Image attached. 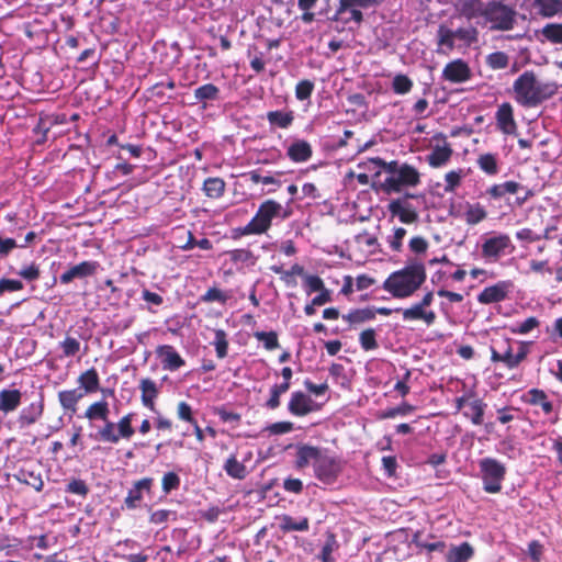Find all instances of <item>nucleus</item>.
<instances>
[{
  "label": "nucleus",
  "mask_w": 562,
  "mask_h": 562,
  "mask_svg": "<svg viewBox=\"0 0 562 562\" xmlns=\"http://www.w3.org/2000/svg\"><path fill=\"white\" fill-rule=\"evenodd\" d=\"M557 91V83L540 80L532 71H525L514 82L516 101L527 108L538 106Z\"/></svg>",
  "instance_id": "f257e3e1"
},
{
  "label": "nucleus",
  "mask_w": 562,
  "mask_h": 562,
  "mask_svg": "<svg viewBox=\"0 0 562 562\" xmlns=\"http://www.w3.org/2000/svg\"><path fill=\"white\" fill-rule=\"evenodd\" d=\"M426 269L424 263L413 261L403 269L392 272L383 282V289L395 299L413 295L425 282Z\"/></svg>",
  "instance_id": "f03ea898"
},
{
  "label": "nucleus",
  "mask_w": 562,
  "mask_h": 562,
  "mask_svg": "<svg viewBox=\"0 0 562 562\" xmlns=\"http://www.w3.org/2000/svg\"><path fill=\"white\" fill-rule=\"evenodd\" d=\"M288 213L283 205L274 200L262 202L254 217L243 227H238L236 233L240 236L266 234L274 220H285Z\"/></svg>",
  "instance_id": "7ed1b4c3"
},
{
  "label": "nucleus",
  "mask_w": 562,
  "mask_h": 562,
  "mask_svg": "<svg viewBox=\"0 0 562 562\" xmlns=\"http://www.w3.org/2000/svg\"><path fill=\"white\" fill-rule=\"evenodd\" d=\"M384 175L380 187L387 194L400 193L404 189L416 187L420 182V175L416 168L396 160L387 164Z\"/></svg>",
  "instance_id": "20e7f679"
},
{
  "label": "nucleus",
  "mask_w": 562,
  "mask_h": 562,
  "mask_svg": "<svg viewBox=\"0 0 562 562\" xmlns=\"http://www.w3.org/2000/svg\"><path fill=\"white\" fill-rule=\"evenodd\" d=\"M378 4V0H339L338 8L331 18L337 23L336 29L341 31L353 23L359 25L363 20L362 10Z\"/></svg>",
  "instance_id": "39448f33"
},
{
  "label": "nucleus",
  "mask_w": 562,
  "mask_h": 562,
  "mask_svg": "<svg viewBox=\"0 0 562 562\" xmlns=\"http://www.w3.org/2000/svg\"><path fill=\"white\" fill-rule=\"evenodd\" d=\"M480 474L483 483V490L490 494H496L502 491V484L505 480L506 468L494 458H483L479 461Z\"/></svg>",
  "instance_id": "423d86ee"
},
{
  "label": "nucleus",
  "mask_w": 562,
  "mask_h": 562,
  "mask_svg": "<svg viewBox=\"0 0 562 562\" xmlns=\"http://www.w3.org/2000/svg\"><path fill=\"white\" fill-rule=\"evenodd\" d=\"M515 22V11L498 1L486 3L483 24H490L493 30H510Z\"/></svg>",
  "instance_id": "0eeeda50"
},
{
  "label": "nucleus",
  "mask_w": 562,
  "mask_h": 562,
  "mask_svg": "<svg viewBox=\"0 0 562 562\" xmlns=\"http://www.w3.org/2000/svg\"><path fill=\"white\" fill-rule=\"evenodd\" d=\"M512 246V241L506 234H496L486 237L482 244V256L491 262L497 261L506 250Z\"/></svg>",
  "instance_id": "6e6552de"
},
{
  "label": "nucleus",
  "mask_w": 562,
  "mask_h": 562,
  "mask_svg": "<svg viewBox=\"0 0 562 562\" xmlns=\"http://www.w3.org/2000/svg\"><path fill=\"white\" fill-rule=\"evenodd\" d=\"M314 471L318 480L329 484L337 477L340 471V465L334 457L327 454V452L324 450L314 467Z\"/></svg>",
  "instance_id": "1a4fd4ad"
},
{
  "label": "nucleus",
  "mask_w": 562,
  "mask_h": 562,
  "mask_svg": "<svg viewBox=\"0 0 562 562\" xmlns=\"http://www.w3.org/2000/svg\"><path fill=\"white\" fill-rule=\"evenodd\" d=\"M513 289V282L504 280L494 285L485 288L479 295L477 301L481 304H492L505 300Z\"/></svg>",
  "instance_id": "9d476101"
},
{
  "label": "nucleus",
  "mask_w": 562,
  "mask_h": 562,
  "mask_svg": "<svg viewBox=\"0 0 562 562\" xmlns=\"http://www.w3.org/2000/svg\"><path fill=\"white\" fill-rule=\"evenodd\" d=\"M389 211L404 224H413L418 220L417 211L406 199L392 200L389 204Z\"/></svg>",
  "instance_id": "9b49d317"
},
{
  "label": "nucleus",
  "mask_w": 562,
  "mask_h": 562,
  "mask_svg": "<svg viewBox=\"0 0 562 562\" xmlns=\"http://www.w3.org/2000/svg\"><path fill=\"white\" fill-rule=\"evenodd\" d=\"M154 480L151 477H144L133 484L128 490L127 496L124 499V505L127 509H135L139 506L144 493H149Z\"/></svg>",
  "instance_id": "f8f14e48"
},
{
  "label": "nucleus",
  "mask_w": 562,
  "mask_h": 562,
  "mask_svg": "<svg viewBox=\"0 0 562 562\" xmlns=\"http://www.w3.org/2000/svg\"><path fill=\"white\" fill-rule=\"evenodd\" d=\"M156 355L160 359L162 368L168 371H176L186 363L175 347L170 345L158 346Z\"/></svg>",
  "instance_id": "ddd939ff"
},
{
  "label": "nucleus",
  "mask_w": 562,
  "mask_h": 562,
  "mask_svg": "<svg viewBox=\"0 0 562 562\" xmlns=\"http://www.w3.org/2000/svg\"><path fill=\"white\" fill-rule=\"evenodd\" d=\"M255 184H262L261 193H274L282 184L280 173H263L260 170H252L246 175Z\"/></svg>",
  "instance_id": "4468645a"
},
{
  "label": "nucleus",
  "mask_w": 562,
  "mask_h": 562,
  "mask_svg": "<svg viewBox=\"0 0 562 562\" xmlns=\"http://www.w3.org/2000/svg\"><path fill=\"white\" fill-rule=\"evenodd\" d=\"M288 409L294 416H306L314 411V401L305 393L296 391L291 394Z\"/></svg>",
  "instance_id": "2eb2a0df"
},
{
  "label": "nucleus",
  "mask_w": 562,
  "mask_h": 562,
  "mask_svg": "<svg viewBox=\"0 0 562 562\" xmlns=\"http://www.w3.org/2000/svg\"><path fill=\"white\" fill-rule=\"evenodd\" d=\"M98 268L97 261H83L65 271L59 279L63 284H68L76 278L81 279L94 274Z\"/></svg>",
  "instance_id": "dca6fc26"
},
{
  "label": "nucleus",
  "mask_w": 562,
  "mask_h": 562,
  "mask_svg": "<svg viewBox=\"0 0 562 562\" xmlns=\"http://www.w3.org/2000/svg\"><path fill=\"white\" fill-rule=\"evenodd\" d=\"M324 449L310 446V445H297L296 446V459L295 465L299 469H304L310 464L315 467L316 462L321 458Z\"/></svg>",
  "instance_id": "f3484780"
},
{
  "label": "nucleus",
  "mask_w": 562,
  "mask_h": 562,
  "mask_svg": "<svg viewBox=\"0 0 562 562\" xmlns=\"http://www.w3.org/2000/svg\"><path fill=\"white\" fill-rule=\"evenodd\" d=\"M44 405L42 401L33 402L29 406L22 408L18 417V424L21 429H24L35 424L42 416Z\"/></svg>",
  "instance_id": "a211bd4d"
},
{
  "label": "nucleus",
  "mask_w": 562,
  "mask_h": 562,
  "mask_svg": "<svg viewBox=\"0 0 562 562\" xmlns=\"http://www.w3.org/2000/svg\"><path fill=\"white\" fill-rule=\"evenodd\" d=\"M486 3L481 0H463L459 4V11L461 15L468 20H477L476 23H481L484 20Z\"/></svg>",
  "instance_id": "6ab92c4d"
},
{
  "label": "nucleus",
  "mask_w": 562,
  "mask_h": 562,
  "mask_svg": "<svg viewBox=\"0 0 562 562\" xmlns=\"http://www.w3.org/2000/svg\"><path fill=\"white\" fill-rule=\"evenodd\" d=\"M443 77L451 82H463L470 78V69L465 63L458 59L445 67Z\"/></svg>",
  "instance_id": "aec40b11"
},
{
  "label": "nucleus",
  "mask_w": 562,
  "mask_h": 562,
  "mask_svg": "<svg viewBox=\"0 0 562 562\" xmlns=\"http://www.w3.org/2000/svg\"><path fill=\"white\" fill-rule=\"evenodd\" d=\"M22 393L16 389H4L0 392V412L9 414L21 404Z\"/></svg>",
  "instance_id": "412c9836"
},
{
  "label": "nucleus",
  "mask_w": 562,
  "mask_h": 562,
  "mask_svg": "<svg viewBox=\"0 0 562 562\" xmlns=\"http://www.w3.org/2000/svg\"><path fill=\"white\" fill-rule=\"evenodd\" d=\"M474 555V549L469 542L450 546L446 553V562H468Z\"/></svg>",
  "instance_id": "4be33fe9"
},
{
  "label": "nucleus",
  "mask_w": 562,
  "mask_h": 562,
  "mask_svg": "<svg viewBox=\"0 0 562 562\" xmlns=\"http://www.w3.org/2000/svg\"><path fill=\"white\" fill-rule=\"evenodd\" d=\"M452 155V149L448 146V143H443L442 146L437 145L431 153L427 156V161L434 168H439L446 165Z\"/></svg>",
  "instance_id": "5701e85b"
},
{
  "label": "nucleus",
  "mask_w": 562,
  "mask_h": 562,
  "mask_svg": "<svg viewBox=\"0 0 562 562\" xmlns=\"http://www.w3.org/2000/svg\"><path fill=\"white\" fill-rule=\"evenodd\" d=\"M497 123L501 130L507 135H510L515 131L513 109L510 104L504 103L498 108Z\"/></svg>",
  "instance_id": "b1692460"
},
{
  "label": "nucleus",
  "mask_w": 562,
  "mask_h": 562,
  "mask_svg": "<svg viewBox=\"0 0 562 562\" xmlns=\"http://www.w3.org/2000/svg\"><path fill=\"white\" fill-rule=\"evenodd\" d=\"M537 36L541 42H550L552 44L562 43V23H549L541 30L537 31Z\"/></svg>",
  "instance_id": "393cba45"
},
{
  "label": "nucleus",
  "mask_w": 562,
  "mask_h": 562,
  "mask_svg": "<svg viewBox=\"0 0 562 562\" xmlns=\"http://www.w3.org/2000/svg\"><path fill=\"white\" fill-rule=\"evenodd\" d=\"M279 527L283 532L290 531H307L310 528V522L306 517L294 518L289 515H283L279 518Z\"/></svg>",
  "instance_id": "a878e982"
},
{
  "label": "nucleus",
  "mask_w": 562,
  "mask_h": 562,
  "mask_svg": "<svg viewBox=\"0 0 562 562\" xmlns=\"http://www.w3.org/2000/svg\"><path fill=\"white\" fill-rule=\"evenodd\" d=\"M142 391V403L145 407L154 409V401L158 396V387L156 383L150 379H143L139 383Z\"/></svg>",
  "instance_id": "bb28decb"
},
{
  "label": "nucleus",
  "mask_w": 562,
  "mask_h": 562,
  "mask_svg": "<svg viewBox=\"0 0 562 562\" xmlns=\"http://www.w3.org/2000/svg\"><path fill=\"white\" fill-rule=\"evenodd\" d=\"M83 393L78 389L65 390L58 393V400L63 408L75 413L77 403L83 397Z\"/></svg>",
  "instance_id": "cd10ccee"
},
{
  "label": "nucleus",
  "mask_w": 562,
  "mask_h": 562,
  "mask_svg": "<svg viewBox=\"0 0 562 562\" xmlns=\"http://www.w3.org/2000/svg\"><path fill=\"white\" fill-rule=\"evenodd\" d=\"M387 164L383 159L375 157L359 161L358 167L369 173L371 178H375L384 175Z\"/></svg>",
  "instance_id": "c85d7f7f"
},
{
  "label": "nucleus",
  "mask_w": 562,
  "mask_h": 562,
  "mask_svg": "<svg viewBox=\"0 0 562 562\" xmlns=\"http://www.w3.org/2000/svg\"><path fill=\"white\" fill-rule=\"evenodd\" d=\"M526 402L530 405H539L544 414H550L553 411V405L548 401L547 394L538 389H532L526 394Z\"/></svg>",
  "instance_id": "c756f323"
},
{
  "label": "nucleus",
  "mask_w": 562,
  "mask_h": 562,
  "mask_svg": "<svg viewBox=\"0 0 562 562\" xmlns=\"http://www.w3.org/2000/svg\"><path fill=\"white\" fill-rule=\"evenodd\" d=\"M103 423L104 425L98 432L94 436L90 435V437L109 443H117L120 436L116 435L115 423L109 420V418L103 420Z\"/></svg>",
  "instance_id": "7c9ffc66"
},
{
  "label": "nucleus",
  "mask_w": 562,
  "mask_h": 562,
  "mask_svg": "<svg viewBox=\"0 0 562 562\" xmlns=\"http://www.w3.org/2000/svg\"><path fill=\"white\" fill-rule=\"evenodd\" d=\"M110 408L105 401L92 403L85 412V417L89 420H105L109 418Z\"/></svg>",
  "instance_id": "2f4dec72"
},
{
  "label": "nucleus",
  "mask_w": 562,
  "mask_h": 562,
  "mask_svg": "<svg viewBox=\"0 0 562 562\" xmlns=\"http://www.w3.org/2000/svg\"><path fill=\"white\" fill-rule=\"evenodd\" d=\"M528 342H521L519 346V349L517 353H513L512 349L508 348L507 351L504 353V363L508 369H514L519 366L520 362H522L527 355H528Z\"/></svg>",
  "instance_id": "473e14b6"
},
{
  "label": "nucleus",
  "mask_w": 562,
  "mask_h": 562,
  "mask_svg": "<svg viewBox=\"0 0 562 562\" xmlns=\"http://www.w3.org/2000/svg\"><path fill=\"white\" fill-rule=\"evenodd\" d=\"M375 318V311L371 307L358 308L342 315V319L350 324H360Z\"/></svg>",
  "instance_id": "72a5a7b5"
},
{
  "label": "nucleus",
  "mask_w": 562,
  "mask_h": 562,
  "mask_svg": "<svg viewBox=\"0 0 562 562\" xmlns=\"http://www.w3.org/2000/svg\"><path fill=\"white\" fill-rule=\"evenodd\" d=\"M311 154L312 150L308 143H291L288 148L289 157L295 162L306 161Z\"/></svg>",
  "instance_id": "f704fd0d"
},
{
  "label": "nucleus",
  "mask_w": 562,
  "mask_h": 562,
  "mask_svg": "<svg viewBox=\"0 0 562 562\" xmlns=\"http://www.w3.org/2000/svg\"><path fill=\"white\" fill-rule=\"evenodd\" d=\"M15 477L19 482L33 487L37 492L43 488L44 483L40 473L22 469L18 472Z\"/></svg>",
  "instance_id": "c9c22d12"
},
{
  "label": "nucleus",
  "mask_w": 562,
  "mask_h": 562,
  "mask_svg": "<svg viewBox=\"0 0 562 562\" xmlns=\"http://www.w3.org/2000/svg\"><path fill=\"white\" fill-rule=\"evenodd\" d=\"M78 383L85 389L86 393H93L99 389V375L95 369H89L78 379Z\"/></svg>",
  "instance_id": "e433bc0d"
},
{
  "label": "nucleus",
  "mask_w": 562,
  "mask_h": 562,
  "mask_svg": "<svg viewBox=\"0 0 562 562\" xmlns=\"http://www.w3.org/2000/svg\"><path fill=\"white\" fill-rule=\"evenodd\" d=\"M521 184L515 181H507L501 184H494L488 190L487 193L494 198L499 199L504 196L506 193L515 194L521 189Z\"/></svg>",
  "instance_id": "4c0bfd02"
},
{
  "label": "nucleus",
  "mask_w": 562,
  "mask_h": 562,
  "mask_svg": "<svg viewBox=\"0 0 562 562\" xmlns=\"http://www.w3.org/2000/svg\"><path fill=\"white\" fill-rule=\"evenodd\" d=\"M486 211L480 203L468 204L464 218L468 224L476 225L486 217Z\"/></svg>",
  "instance_id": "58836bf2"
},
{
  "label": "nucleus",
  "mask_w": 562,
  "mask_h": 562,
  "mask_svg": "<svg viewBox=\"0 0 562 562\" xmlns=\"http://www.w3.org/2000/svg\"><path fill=\"white\" fill-rule=\"evenodd\" d=\"M224 470L231 477L238 480L244 479L247 474L246 467L241 462H239L235 456H231L226 460L224 464Z\"/></svg>",
  "instance_id": "ea45409f"
},
{
  "label": "nucleus",
  "mask_w": 562,
  "mask_h": 562,
  "mask_svg": "<svg viewBox=\"0 0 562 562\" xmlns=\"http://www.w3.org/2000/svg\"><path fill=\"white\" fill-rule=\"evenodd\" d=\"M225 189V182L220 178H207L204 181L203 190L209 198H220Z\"/></svg>",
  "instance_id": "a19ab883"
},
{
  "label": "nucleus",
  "mask_w": 562,
  "mask_h": 562,
  "mask_svg": "<svg viewBox=\"0 0 562 562\" xmlns=\"http://www.w3.org/2000/svg\"><path fill=\"white\" fill-rule=\"evenodd\" d=\"M535 4L541 15L551 18L561 11L560 0H535Z\"/></svg>",
  "instance_id": "79ce46f5"
},
{
  "label": "nucleus",
  "mask_w": 562,
  "mask_h": 562,
  "mask_svg": "<svg viewBox=\"0 0 562 562\" xmlns=\"http://www.w3.org/2000/svg\"><path fill=\"white\" fill-rule=\"evenodd\" d=\"M477 165L482 171L488 176H494L498 172L497 157L493 154H482L477 158Z\"/></svg>",
  "instance_id": "37998d69"
},
{
  "label": "nucleus",
  "mask_w": 562,
  "mask_h": 562,
  "mask_svg": "<svg viewBox=\"0 0 562 562\" xmlns=\"http://www.w3.org/2000/svg\"><path fill=\"white\" fill-rule=\"evenodd\" d=\"M212 345L215 347L216 356L223 359L228 352V339L227 334L223 329H214V340Z\"/></svg>",
  "instance_id": "c03bdc74"
},
{
  "label": "nucleus",
  "mask_w": 562,
  "mask_h": 562,
  "mask_svg": "<svg viewBox=\"0 0 562 562\" xmlns=\"http://www.w3.org/2000/svg\"><path fill=\"white\" fill-rule=\"evenodd\" d=\"M465 176L463 169L451 170L445 176V192L452 193L454 192L461 184L462 178Z\"/></svg>",
  "instance_id": "a18cd8bd"
},
{
  "label": "nucleus",
  "mask_w": 562,
  "mask_h": 562,
  "mask_svg": "<svg viewBox=\"0 0 562 562\" xmlns=\"http://www.w3.org/2000/svg\"><path fill=\"white\" fill-rule=\"evenodd\" d=\"M290 389V383H280L274 384L270 389V398L267 401L266 406L269 409H276L280 406V397L282 394L288 392Z\"/></svg>",
  "instance_id": "49530a36"
},
{
  "label": "nucleus",
  "mask_w": 562,
  "mask_h": 562,
  "mask_svg": "<svg viewBox=\"0 0 562 562\" xmlns=\"http://www.w3.org/2000/svg\"><path fill=\"white\" fill-rule=\"evenodd\" d=\"M454 31L447 27L446 25H440L438 29V44L445 49H452L456 44Z\"/></svg>",
  "instance_id": "de8ad7c7"
},
{
  "label": "nucleus",
  "mask_w": 562,
  "mask_h": 562,
  "mask_svg": "<svg viewBox=\"0 0 562 562\" xmlns=\"http://www.w3.org/2000/svg\"><path fill=\"white\" fill-rule=\"evenodd\" d=\"M133 414H127L123 416L116 424V435L120 436V439H130L134 435V429L132 427Z\"/></svg>",
  "instance_id": "09e8293b"
},
{
  "label": "nucleus",
  "mask_w": 562,
  "mask_h": 562,
  "mask_svg": "<svg viewBox=\"0 0 562 562\" xmlns=\"http://www.w3.org/2000/svg\"><path fill=\"white\" fill-rule=\"evenodd\" d=\"M268 120L271 125L285 128L292 123L293 116L290 112L274 111L268 113Z\"/></svg>",
  "instance_id": "8fccbe9b"
},
{
  "label": "nucleus",
  "mask_w": 562,
  "mask_h": 562,
  "mask_svg": "<svg viewBox=\"0 0 562 562\" xmlns=\"http://www.w3.org/2000/svg\"><path fill=\"white\" fill-rule=\"evenodd\" d=\"M359 342L363 350L370 351L378 348V342L375 339V330L373 328L366 329L361 331L359 336Z\"/></svg>",
  "instance_id": "3c124183"
},
{
  "label": "nucleus",
  "mask_w": 562,
  "mask_h": 562,
  "mask_svg": "<svg viewBox=\"0 0 562 562\" xmlns=\"http://www.w3.org/2000/svg\"><path fill=\"white\" fill-rule=\"evenodd\" d=\"M508 56L503 52H495L486 57L487 65L495 70L504 69L508 66Z\"/></svg>",
  "instance_id": "603ef678"
},
{
  "label": "nucleus",
  "mask_w": 562,
  "mask_h": 562,
  "mask_svg": "<svg viewBox=\"0 0 562 562\" xmlns=\"http://www.w3.org/2000/svg\"><path fill=\"white\" fill-rule=\"evenodd\" d=\"M255 337L257 340L263 342L268 350H273L279 347L278 335L274 331H256Z\"/></svg>",
  "instance_id": "864d4df0"
},
{
  "label": "nucleus",
  "mask_w": 562,
  "mask_h": 562,
  "mask_svg": "<svg viewBox=\"0 0 562 562\" xmlns=\"http://www.w3.org/2000/svg\"><path fill=\"white\" fill-rule=\"evenodd\" d=\"M540 325V322L537 317H528L521 323H517L514 327H512V333L518 335H526L537 328Z\"/></svg>",
  "instance_id": "5fc2aeb1"
},
{
  "label": "nucleus",
  "mask_w": 562,
  "mask_h": 562,
  "mask_svg": "<svg viewBox=\"0 0 562 562\" xmlns=\"http://www.w3.org/2000/svg\"><path fill=\"white\" fill-rule=\"evenodd\" d=\"M180 476L175 472H167L162 476L161 486L165 494H169L171 491L179 488Z\"/></svg>",
  "instance_id": "6e6d98bb"
},
{
  "label": "nucleus",
  "mask_w": 562,
  "mask_h": 562,
  "mask_svg": "<svg viewBox=\"0 0 562 562\" xmlns=\"http://www.w3.org/2000/svg\"><path fill=\"white\" fill-rule=\"evenodd\" d=\"M59 347L61 348L65 357H74L80 350V341L68 336L59 344Z\"/></svg>",
  "instance_id": "4d7b16f0"
},
{
  "label": "nucleus",
  "mask_w": 562,
  "mask_h": 562,
  "mask_svg": "<svg viewBox=\"0 0 562 562\" xmlns=\"http://www.w3.org/2000/svg\"><path fill=\"white\" fill-rule=\"evenodd\" d=\"M485 404L481 400H474L469 403V407L471 409V422L474 425H481L483 423V415H484V408Z\"/></svg>",
  "instance_id": "13d9d810"
},
{
  "label": "nucleus",
  "mask_w": 562,
  "mask_h": 562,
  "mask_svg": "<svg viewBox=\"0 0 562 562\" xmlns=\"http://www.w3.org/2000/svg\"><path fill=\"white\" fill-rule=\"evenodd\" d=\"M476 30L472 26L461 27L454 31L456 41L468 45L476 41Z\"/></svg>",
  "instance_id": "bf43d9fd"
},
{
  "label": "nucleus",
  "mask_w": 562,
  "mask_h": 562,
  "mask_svg": "<svg viewBox=\"0 0 562 562\" xmlns=\"http://www.w3.org/2000/svg\"><path fill=\"white\" fill-rule=\"evenodd\" d=\"M231 259L234 262H241L246 265H255L256 258L248 249H235L231 251Z\"/></svg>",
  "instance_id": "052dcab7"
},
{
  "label": "nucleus",
  "mask_w": 562,
  "mask_h": 562,
  "mask_svg": "<svg viewBox=\"0 0 562 562\" xmlns=\"http://www.w3.org/2000/svg\"><path fill=\"white\" fill-rule=\"evenodd\" d=\"M392 86L396 93L404 94V93H407L412 89L413 82L408 77H406L404 75H397L393 79Z\"/></svg>",
  "instance_id": "680f3d73"
},
{
  "label": "nucleus",
  "mask_w": 562,
  "mask_h": 562,
  "mask_svg": "<svg viewBox=\"0 0 562 562\" xmlns=\"http://www.w3.org/2000/svg\"><path fill=\"white\" fill-rule=\"evenodd\" d=\"M218 88L212 83L201 86L195 90V97L200 100H214L217 98Z\"/></svg>",
  "instance_id": "e2e57ef3"
},
{
  "label": "nucleus",
  "mask_w": 562,
  "mask_h": 562,
  "mask_svg": "<svg viewBox=\"0 0 562 562\" xmlns=\"http://www.w3.org/2000/svg\"><path fill=\"white\" fill-rule=\"evenodd\" d=\"M336 540H335V537L333 535H330L325 544L323 546L322 548V551H321V554H319V558L322 559L323 562H334V558H333V552L334 550L336 549Z\"/></svg>",
  "instance_id": "0e129e2a"
},
{
  "label": "nucleus",
  "mask_w": 562,
  "mask_h": 562,
  "mask_svg": "<svg viewBox=\"0 0 562 562\" xmlns=\"http://www.w3.org/2000/svg\"><path fill=\"white\" fill-rule=\"evenodd\" d=\"M406 235V229L403 227H397L394 229L393 234L387 237V243L392 250L400 251L402 248L403 238Z\"/></svg>",
  "instance_id": "69168bd1"
},
{
  "label": "nucleus",
  "mask_w": 562,
  "mask_h": 562,
  "mask_svg": "<svg viewBox=\"0 0 562 562\" xmlns=\"http://www.w3.org/2000/svg\"><path fill=\"white\" fill-rule=\"evenodd\" d=\"M228 296L217 288H210L201 297L203 302H220L225 303Z\"/></svg>",
  "instance_id": "338daca9"
},
{
  "label": "nucleus",
  "mask_w": 562,
  "mask_h": 562,
  "mask_svg": "<svg viewBox=\"0 0 562 562\" xmlns=\"http://www.w3.org/2000/svg\"><path fill=\"white\" fill-rule=\"evenodd\" d=\"M171 517L173 520L176 519L177 515L175 512L168 509H158L151 513L149 521L155 525H161L167 522Z\"/></svg>",
  "instance_id": "774afa93"
}]
</instances>
